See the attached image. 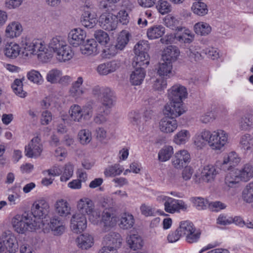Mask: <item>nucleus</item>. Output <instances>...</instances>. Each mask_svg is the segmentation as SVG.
Returning <instances> with one entry per match:
<instances>
[{
    "mask_svg": "<svg viewBox=\"0 0 253 253\" xmlns=\"http://www.w3.org/2000/svg\"><path fill=\"white\" fill-rule=\"evenodd\" d=\"M218 173V170L214 166L207 165L202 171L201 177L204 181L208 182L213 181Z\"/></svg>",
    "mask_w": 253,
    "mask_h": 253,
    "instance_id": "5701e85b",
    "label": "nucleus"
},
{
    "mask_svg": "<svg viewBox=\"0 0 253 253\" xmlns=\"http://www.w3.org/2000/svg\"><path fill=\"white\" fill-rule=\"evenodd\" d=\"M21 45L24 57H31L37 54L39 58L44 62L52 57V54L47 51L44 42L40 40H32L27 37H22Z\"/></svg>",
    "mask_w": 253,
    "mask_h": 253,
    "instance_id": "f257e3e1",
    "label": "nucleus"
},
{
    "mask_svg": "<svg viewBox=\"0 0 253 253\" xmlns=\"http://www.w3.org/2000/svg\"><path fill=\"white\" fill-rule=\"evenodd\" d=\"M101 212L97 209H93L90 213L88 214L89 221L93 224H98L101 222Z\"/></svg>",
    "mask_w": 253,
    "mask_h": 253,
    "instance_id": "774afa93",
    "label": "nucleus"
},
{
    "mask_svg": "<svg viewBox=\"0 0 253 253\" xmlns=\"http://www.w3.org/2000/svg\"><path fill=\"white\" fill-rule=\"evenodd\" d=\"M126 242L129 248L134 251L140 249L143 245L142 238H127Z\"/></svg>",
    "mask_w": 253,
    "mask_h": 253,
    "instance_id": "4d7b16f0",
    "label": "nucleus"
},
{
    "mask_svg": "<svg viewBox=\"0 0 253 253\" xmlns=\"http://www.w3.org/2000/svg\"><path fill=\"white\" fill-rule=\"evenodd\" d=\"M105 209L102 213L101 221L103 223L104 226L111 227L116 224V218L114 216L113 209L112 207L108 208L105 205H103Z\"/></svg>",
    "mask_w": 253,
    "mask_h": 253,
    "instance_id": "6ab92c4d",
    "label": "nucleus"
},
{
    "mask_svg": "<svg viewBox=\"0 0 253 253\" xmlns=\"http://www.w3.org/2000/svg\"><path fill=\"white\" fill-rule=\"evenodd\" d=\"M100 26L107 31H113L117 27L118 18L111 13H103L99 18Z\"/></svg>",
    "mask_w": 253,
    "mask_h": 253,
    "instance_id": "1a4fd4ad",
    "label": "nucleus"
},
{
    "mask_svg": "<svg viewBox=\"0 0 253 253\" xmlns=\"http://www.w3.org/2000/svg\"><path fill=\"white\" fill-rule=\"evenodd\" d=\"M241 181H248L253 177V166L247 164L241 169H236Z\"/></svg>",
    "mask_w": 253,
    "mask_h": 253,
    "instance_id": "72a5a7b5",
    "label": "nucleus"
},
{
    "mask_svg": "<svg viewBox=\"0 0 253 253\" xmlns=\"http://www.w3.org/2000/svg\"><path fill=\"white\" fill-rule=\"evenodd\" d=\"M165 33V28L161 25L150 27L147 29V36L149 40H155L162 37Z\"/></svg>",
    "mask_w": 253,
    "mask_h": 253,
    "instance_id": "c756f323",
    "label": "nucleus"
},
{
    "mask_svg": "<svg viewBox=\"0 0 253 253\" xmlns=\"http://www.w3.org/2000/svg\"><path fill=\"white\" fill-rule=\"evenodd\" d=\"M118 50L115 45H105L102 51V55L106 58H110L114 56L118 53Z\"/></svg>",
    "mask_w": 253,
    "mask_h": 253,
    "instance_id": "5fc2aeb1",
    "label": "nucleus"
},
{
    "mask_svg": "<svg viewBox=\"0 0 253 253\" xmlns=\"http://www.w3.org/2000/svg\"><path fill=\"white\" fill-rule=\"evenodd\" d=\"M71 207L68 202L64 199L57 200L55 204L56 212L62 217H66L71 214Z\"/></svg>",
    "mask_w": 253,
    "mask_h": 253,
    "instance_id": "4be33fe9",
    "label": "nucleus"
},
{
    "mask_svg": "<svg viewBox=\"0 0 253 253\" xmlns=\"http://www.w3.org/2000/svg\"><path fill=\"white\" fill-rule=\"evenodd\" d=\"M201 235L200 229L196 228L192 222L187 220L180 222L175 232V235L179 237H199Z\"/></svg>",
    "mask_w": 253,
    "mask_h": 253,
    "instance_id": "20e7f679",
    "label": "nucleus"
},
{
    "mask_svg": "<svg viewBox=\"0 0 253 253\" xmlns=\"http://www.w3.org/2000/svg\"><path fill=\"white\" fill-rule=\"evenodd\" d=\"M150 57L147 53H142L135 55L133 58L132 66L133 68H139L145 69L149 64Z\"/></svg>",
    "mask_w": 253,
    "mask_h": 253,
    "instance_id": "bb28decb",
    "label": "nucleus"
},
{
    "mask_svg": "<svg viewBox=\"0 0 253 253\" xmlns=\"http://www.w3.org/2000/svg\"><path fill=\"white\" fill-rule=\"evenodd\" d=\"M191 9L193 12L199 16H204L208 13V9L206 3L201 1L193 3Z\"/></svg>",
    "mask_w": 253,
    "mask_h": 253,
    "instance_id": "ea45409f",
    "label": "nucleus"
},
{
    "mask_svg": "<svg viewBox=\"0 0 253 253\" xmlns=\"http://www.w3.org/2000/svg\"><path fill=\"white\" fill-rule=\"evenodd\" d=\"M115 96L114 92L109 87H104L102 90V94L100 99L102 106L104 109L109 110L114 105Z\"/></svg>",
    "mask_w": 253,
    "mask_h": 253,
    "instance_id": "dca6fc26",
    "label": "nucleus"
},
{
    "mask_svg": "<svg viewBox=\"0 0 253 253\" xmlns=\"http://www.w3.org/2000/svg\"><path fill=\"white\" fill-rule=\"evenodd\" d=\"M49 211V204L43 199L34 202L31 209V212L33 216L40 219L45 218L48 214Z\"/></svg>",
    "mask_w": 253,
    "mask_h": 253,
    "instance_id": "423d86ee",
    "label": "nucleus"
},
{
    "mask_svg": "<svg viewBox=\"0 0 253 253\" xmlns=\"http://www.w3.org/2000/svg\"><path fill=\"white\" fill-rule=\"evenodd\" d=\"M86 37L85 32L81 29L72 30L69 34L68 41L74 46H78L84 42Z\"/></svg>",
    "mask_w": 253,
    "mask_h": 253,
    "instance_id": "4468645a",
    "label": "nucleus"
},
{
    "mask_svg": "<svg viewBox=\"0 0 253 253\" xmlns=\"http://www.w3.org/2000/svg\"><path fill=\"white\" fill-rule=\"evenodd\" d=\"M76 242L78 247L82 250H87L94 244L93 238H76Z\"/></svg>",
    "mask_w": 253,
    "mask_h": 253,
    "instance_id": "864d4df0",
    "label": "nucleus"
},
{
    "mask_svg": "<svg viewBox=\"0 0 253 253\" xmlns=\"http://www.w3.org/2000/svg\"><path fill=\"white\" fill-rule=\"evenodd\" d=\"M109 110L105 109L103 107H99L97 113L93 118L94 122L97 125H102L107 122V118L105 116L109 113Z\"/></svg>",
    "mask_w": 253,
    "mask_h": 253,
    "instance_id": "79ce46f5",
    "label": "nucleus"
},
{
    "mask_svg": "<svg viewBox=\"0 0 253 253\" xmlns=\"http://www.w3.org/2000/svg\"><path fill=\"white\" fill-rule=\"evenodd\" d=\"M172 154L173 148L171 146L164 147L159 152V160L162 162H166L170 159Z\"/></svg>",
    "mask_w": 253,
    "mask_h": 253,
    "instance_id": "8fccbe9b",
    "label": "nucleus"
},
{
    "mask_svg": "<svg viewBox=\"0 0 253 253\" xmlns=\"http://www.w3.org/2000/svg\"><path fill=\"white\" fill-rule=\"evenodd\" d=\"M61 75L62 72L60 70L53 69L47 73L46 79L48 82L51 84H55L58 82Z\"/></svg>",
    "mask_w": 253,
    "mask_h": 253,
    "instance_id": "3c124183",
    "label": "nucleus"
},
{
    "mask_svg": "<svg viewBox=\"0 0 253 253\" xmlns=\"http://www.w3.org/2000/svg\"><path fill=\"white\" fill-rule=\"evenodd\" d=\"M149 49L148 42L146 41H139L134 47L135 55L140 54L142 53H147Z\"/></svg>",
    "mask_w": 253,
    "mask_h": 253,
    "instance_id": "bf43d9fd",
    "label": "nucleus"
},
{
    "mask_svg": "<svg viewBox=\"0 0 253 253\" xmlns=\"http://www.w3.org/2000/svg\"><path fill=\"white\" fill-rule=\"evenodd\" d=\"M156 8L162 14L168 13L171 11V5L166 0H160L158 1Z\"/></svg>",
    "mask_w": 253,
    "mask_h": 253,
    "instance_id": "052dcab7",
    "label": "nucleus"
},
{
    "mask_svg": "<svg viewBox=\"0 0 253 253\" xmlns=\"http://www.w3.org/2000/svg\"><path fill=\"white\" fill-rule=\"evenodd\" d=\"M165 25L172 30L182 31L183 28L179 26V21L175 17L171 15L167 16L165 19Z\"/></svg>",
    "mask_w": 253,
    "mask_h": 253,
    "instance_id": "a19ab883",
    "label": "nucleus"
},
{
    "mask_svg": "<svg viewBox=\"0 0 253 253\" xmlns=\"http://www.w3.org/2000/svg\"><path fill=\"white\" fill-rule=\"evenodd\" d=\"M194 206L198 210H202L206 209L209 202L207 200H205L201 197H194L191 199Z\"/></svg>",
    "mask_w": 253,
    "mask_h": 253,
    "instance_id": "69168bd1",
    "label": "nucleus"
},
{
    "mask_svg": "<svg viewBox=\"0 0 253 253\" xmlns=\"http://www.w3.org/2000/svg\"><path fill=\"white\" fill-rule=\"evenodd\" d=\"M167 85V81L161 77L156 79L153 83L152 87L155 90L162 92L166 88Z\"/></svg>",
    "mask_w": 253,
    "mask_h": 253,
    "instance_id": "0e129e2a",
    "label": "nucleus"
},
{
    "mask_svg": "<svg viewBox=\"0 0 253 253\" xmlns=\"http://www.w3.org/2000/svg\"><path fill=\"white\" fill-rule=\"evenodd\" d=\"M23 31L22 27L18 22L9 23L6 29L5 34L7 37L13 38L18 37Z\"/></svg>",
    "mask_w": 253,
    "mask_h": 253,
    "instance_id": "393cba45",
    "label": "nucleus"
},
{
    "mask_svg": "<svg viewBox=\"0 0 253 253\" xmlns=\"http://www.w3.org/2000/svg\"><path fill=\"white\" fill-rule=\"evenodd\" d=\"M97 42L94 40H87L85 44L82 45L80 50L83 54L89 55L97 53Z\"/></svg>",
    "mask_w": 253,
    "mask_h": 253,
    "instance_id": "473e14b6",
    "label": "nucleus"
},
{
    "mask_svg": "<svg viewBox=\"0 0 253 253\" xmlns=\"http://www.w3.org/2000/svg\"><path fill=\"white\" fill-rule=\"evenodd\" d=\"M194 30L198 35L206 36L211 33V28L207 23L199 22L195 25Z\"/></svg>",
    "mask_w": 253,
    "mask_h": 253,
    "instance_id": "c03bdc74",
    "label": "nucleus"
},
{
    "mask_svg": "<svg viewBox=\"0 0 253 253\" xmlns=\"http://www.w3.org/2000/svg\"><path fill=\"white\" fill-rule=\"evenodd\" d=\"M119 67V63L115 61H112L99 64L96 68V71L101 76H106L114 72Z\"/></svg>",
    "mask_w": 253,
    "mask_h": 253,
    "instance_id": "a211bd4d",
    "label": "nucleus"
},
{
    "mask_svg": "<svg viewBox=\"0 0 253 253\" xmlns=\"http://www.w3.org/2000/svg\"><path fill=\"white\" fill-rule=\"evenodd\" d=\"M77 208L79 211V213L88 215L94 209V204L91 199L83 198L78 201Z\"/></svg>",
    "mask_w": 253,
    "mask_h": 253,
    "instance_id": "aec40b11",
    "label": "nucleus"
},
{
    "mask_svg": "<svg viewBox=\"0 0 253 253\" xmlns=\"http://www.w3.org/2000/svg\"><path fill=\"white\" fill-rule=\"evenodd\" d=\"M96 15L90 10H84L81 18V22L83 26L88 28L94 27L96 24Z\"/></svg>",
    "mask_w": 253,
    "mask_h": 253,
    "instance_id": "a878e982",
    "label": "nucleus"
},
{
    "mask_svg": "<svg viewBox=\"0 0 253 253\" xmlns=\"http://www.w3.org/2000/svg\"><path fill=\"white\" fill-rule=\"evenodd\" d=\"M71 228L76 233H81L87 226L86 218L85 214L76 213L71 219Z\"/></svg>",
    "mask_w": 253,
    "mask_h": 253,
    "instance_id": "9b49d317",
    "label": "nucleus"
},
{
    "mask_svg": "<svg viewBox=\"0 0 253 253\" xmlns=\"http://www.w3.org/2000/svg\"><path fill=\"white\" fill-rule=\"evenodd\" d=\"M77 136L79 142L83 145L89 144L92 140L91 132L88 129L80 130Z\"/></svg>",
    "mask_w": 253,
    "mask_h": 253,
    "instance_id": "4c0bfd02",
    "label": "nucleus"
},
{
    "mask_svg": "<svg viewBox=\"0 0 253 253\" xmlns=\"http://www.w3.org/2000/svg\"><path fill=\"white\" fill-rule=\"evenodd\" d=\"M180 51L178 48L174 45H169L164 49L162 55V59L164 61L172 62L176 60L179 55Z\"/></svg>",
    "mask_w": 253,
    "mask_h": 253,
    "instance_id": "412c9836",
    "label": "nucleus"
},
{
    "mask_svg": "<svg viewBox=\"0 0 253 253\" xmlns=\"http://www.w3.org/2000/svg\"><path fill=\"white\" fill-rule=\"evenodd\" d=\"M84 80L82 77L77 78L76 81L73 83L70 89L69 92L70 95L75 98H79L81 96L84 92L82 85Z\"/></svg>",
    "mask_w": 253,
    "mask_h": 253,
    "instance_id": "7c9ffc66",
    "label": "nucleus"
},
{
    "mask_svg": "<svg viewBox=\"0 0 253 253\" xmlns=\"http://www.w3.org/2000/svg\"><path fill=\"white\" fill-rule=\"evenodd\" d=\"M134 223L133 216L131 214H124L120 219L119 226L124 229H127L131 228Z\"/></svg>",
    "mask_w": 253,
    "mask_h": 253,
    "instance_id": "37998d69",
    "label": "nucleus"
},
{
    "mask_svg": "<svg viewBox=\"0 0 253 253\" xmlns=\"http://www.w3.org/2000/svg\"><path fill=\"white\" fill-rule=\"evenodd\" d=\"M123 168L118 164L108 166L104 170V174L106 177H115L120 175Z\"/></svg>",
    "mask_w": 253,
    "mask_h": 253,
    "instance_id": "e433bc0d",
    "label": "nucleus"
},
{
    "mask_svg": "<svg viewBox=\"0 0 253 253\" xmlns=\"http://www.w3.org/2000/svg\"><path fill=\"white\" fill-rule=\"evenodd\" d=\"M190 155L187 150L176 152L171 159L172 165L176 169H181L190 162Z\"/></svg>",
    "mask_w": 253,
    "mask_h": 253,
    "instance_id": "f8f14e48",
    "label": "nucleus"
},
{
    "mask_svg": "<svg viewBox=\"0 0 253 253\" xmlns=\"http://www.w3.org/2000/svg\"><path fill=\"white\" fill-rule=\"evenodd\" d=\"M15 230L18 233H24L26 231H32L40 226L39 221L33 220L31 215L25 212L22 215H16L12 220Z\"/></svg>",
    "mask_w": 253,
    "mask_h": 253,
    "instance_id": "7ed1b4c3",
    "label": "nucleus"
},
{
    "mask_svg": "<svg viewBox=\"0 0 253 253\" xmlns=\"http://www.w3.org/2000/svg\"><path fill=\"white\" fill-rule=\"evenodd\" d=\"M3 51L7 57L14 59L19 55L20 47L18 44L11 42L5 45Z\"/></svg>",
    "mask_w": 253,
    "mask_h": 253,
    "instance_id": "cd10ccee",
    "label": "nucleus"
},
{
    "mask_svg": "<svg viewBox=\"0 0 253 253\" xmlns=\"http://www.w3.org/2000/svg\"><path fill=\"white\" fill-rule=\"evenodd\" d=\"M12 88L14 93L21 97L26 96V92L23 90V84L21 80L16 79L12 85Z\"/></svg>",
    "mask_w": 253,
    "mask_h": 253,
    "instance_id": "6e6d98bb",
    "label": "nucleus"
},
{
    "mask_svg": "<svg viewBox=\"0 0 253 253\" xmlns=\"http://www.w3.org/2000/svg\"><path fill=\"white\" fill-rule=\"evenodd\" d=\"M241 181L236 169L226 174L224 178V184L227 188H234Z\"/></svg>",
    "mask_w": 253,
    "mask_h": 253,
    "instance_id": "c85d7f7f",
    "label": "nucleus"
},
{
    "mask_svg": "<svg viewBox=\"0 0 253 253\" xmlns=\"http://www.w3.org/2000/svg\"><path fill=\"white\" fill-rule=\"evenodd\" d=\"M81 107L78 104L72 105L69 109L70 117L73 121L77 122H81L83 119Z\"/></svg>",
    "mask_w": 253,
    "mask_h": 253,
    "instance_id": "58836bf2",
    "label": "nucleus"
},
{
    "mask_svg": "<svg viewBox=\"0 0 253 253\" xmlns=\"http://www.w3.org/2000/svg\"><path fill=\"white\" fill-rule=\"evenodd\" d=\"M240 162V158L238 155L235 152H231L223 158L222 166L227 165L228 169L230 168L235 167Z\"/></svg>",
    "mask_w": 253,
    "mask_h": 253,
    "instance_id": "f704fd0d",
    "label": "nucleus"
},
{
    "mask_svg": "<svg viewBox=\"0 0 253 253\" xmlns=\"http://www.w3.org/2000/svg\"><path fill=\"white\" fill-rule=\"evenodd\" d=\"M239 127L241 130H248L253 125V117L251 115L243 116L240 120Z\"/></svg>",
    "mask_w": 253,
    "mask_h": 253,
    "instance_id": "603ef678",
    "label": "nucleus"
},
{
    "mask_svg": "<svg viewBox=\"0 0 253 253\" xmlns=\"http://www.w3.org/2000/svg\"><path fill=\"white\" fill-rule=\"evenodd\" d=\"M94 37L98 42L104 45L106 44L110 40L108 35L102 30L96 31L94 33Z\"/></svg>",
    "mask_w": 253,
    "mask_h": 253,
    "instance_id": "e2e57ef3",
    "label": "nucleus"
},
{
    "mask_svg": "<svg viewBox=\"0 0 253 253\" xmlns=\"http://www.w3.org/2000/svg\"><path fill=\"white\" fill-rule=\"evenodd\" d=\"M211 131L204 129L194 136V144L198 149H202L208 144L209 145Z\"/></svg>",
    "mask_w": 253,
    "mask_h": 253,
    "instance_id": "2eb2a0df",
    "label": "nucleus"
},
{
    "mask_svg": "<svg viewBox=\"0 0 253 253\" xmlns=\"http://www.w3.org/2000/svg\"><path fill=\"white\" fill-rule=\"evenodd\" d=\"M187 95L186 88L179 84L173 85L168 90V97L169 101L182 104V99L185 98Z\"/></svg>",
    "mask_w": 253,
    "mask_h": 253,
    "instance_id": "0eeeda50",
    "label": "nucleus"
},
{
    "mask_svg": "<svg viewBox=\"0 0 253 253\" xmlns=\"http://www.w3.org/2000/svg\"><path fill=\"white\" fill-rule=\"evenodd\" d=\"M74 171V167L70 163L66 164L64 168V171L62 175L60 177L61 181H67L73 175Z\"/></svg>",
    "mask_w": 253,
    "mask_h": 253,
    "instance_id": "13d9d810",
    "label": "nucleus"
},
{
    "mask_svg": "<svg viewBox=\"0 0 253 253\" xmlns=\"http://www.w3.org/2000/svg\"><path fill=\"white\" fill-rule=\"evenodd\" d=\"M134 70L130 75V82L133 85H139L143 81L146 72L142 68H134Z\"/></svg>",
    "mask_w": 253,
    "mask_h": 253,
    "instance_id": "2f4dec72",
    "label": "nucleus"
},
{
    "mask_svg": "<svg viewBox=\"0 0 253 253\" xmlns=\"http://www.w3.org/2000/svg\"><path fill=\"white\" fill-rule=\"evenodd\" d=\"M228 135L221 129L211 132L209 146L213 150H221L227 143Z\"/></svg>",
    "mask_w": 253,
    "mask_h": 253,
    "instance_id": "39448f33",
    "label": "nucleus"
},
{
    "mask_svg": "<svg viewBox=\"0 0 253 253\" xmlns=\"http://www.w3.org/2000/svg\"><path fill=\"white\" fill-rule=\"evenodd\" d=\"M187 204L181 200H177L169 197L166 203H164L165 211L169 213L179 212L180 211H185L187 209Z\"/></svg>",
    "mask_w": 253,
    "mask_h": 253,
    "instance_id": "9d476101",
    "label": "nucleus"
},
{
    "mask_svg": "<svg viewBox=\"0 0 253 253\" xmlns=\"http://www.w3.org/2000/svg\"><path fill=\"white\" fill-rule=\"evenodd\" d=\"M178 126L177 122L174 118L169 117L163 118L159 123L161 131L166 133L174 132Z\"/></svg>",
    "mask_w": 253,
    "mask_h": 253,
    "instance_id": "f3484780",
    "label": "nucleus"
},
{
    "mask_svg": "<svg viewBox=\"0 0 253 253\" xmlns=\"http://www.w3.org/2000/svg\"><path fill=\"white\" fill-rule=\"evenodd\" d=\"M181 32V34H177L175 36L176 40L182 43H190L192 42L194 36L189 29L183 28Z\"/></svg>",
    "mask_w": 253,
    "mask_h": 253,
    "instance_id": "c9c22d12",
    "label": "nucleus"
},
{
    "mask_svg": "<svg viewBox=\"0 0 253 253\" xmlns=\"http://www.w3.org/2000/svg\"><path fill=\"white\" fill-rule=\"evenodd\" d=\"M172 64L170 62L164 61L160 62L156 67L155 70L160 77L169 78L172 74Z\"/></svg>",
    "mask_w": 253,
    "mask_h": 253,
    "instance_id": "b1692460",
    "label": "nucleus"
},
{
    "mask_svg": "<svg viewBox=\"0 0 253 253\" xmlns=\"http://www.w3.org/2000/svg\"><path fill=\"white\" fill-rule=\"evenodd\" d=\"M48 52L55 54L57 59L60 62H65L70 60L74 53L65 41L60 36L53 38L48 43Z\"/></svg>",
    "mask_w": 253,
    "mask_h": 253,
    "instance_id": "f03ea898",
    "label": "nucleus"
},
{
    "mask_svg": "<svg viewBox=\"0 0 253 253\" xmlns=\"http://www.w3.org/2000/svg\"><path fill=\"white\" fill-rule=\"evenodd\" d=\"M96 139L102 143H106L107 134L106 130L102 127H98L95 129Z\"/></svg>",
    "mask_w": 253,
    "mask_h": 253,
    "instance_id": "338daca9",
    "label": "nucleus"
},
{
    "mask_svg": "<svg viewBox=\"0 0 253 253\" xmlns=\"http://www.w3.org/2000/svg\"><path fill=\"white\" fill-rule=\"evenodd\" d=\"M190 134L188 130L183 129L179 131L174 136V141L177 144H185L189 140Z\"/></svg>",
    "mask_w": 253,
    "mask_h": 253,
    "instance_id": "49530a36",
    "label": "nucleus"
},
{
    "mask_svg": "<svg viewBox=\"0 0 253 253\" xmlns=\"http://www.w3.org/2000/svg\"><path fill=\"white\" fill-rule=\"evenodd\" d=\"M242 148L246 151H251L253 149V137L250 134L243 135L240 142Z\"/></svg>",
    "mask_w": 253,
    "mask_h": 253,
    "instance_id": "09e8293b",
    "label": "nucleus"
},
{
    "mask_svg": "<svg viewBox=\"0 0 253 253\" xmlns=\"http://www.w3.org/2000/svg\"><path fill=\"white\" fill-rule=\"evenodd\" d=\"M185 110L182 104L172 101H169L165 107L164 114L166 117L175 118L183 114Z\"/></svg>",
    "mask_w": 253,
    "mask_h": 253,
    "instance_id": "ddd939ff",
    "label": "nucleus"
},
{
    "mask_svg": "<svg viewBox=\"0 0 253 253\" xmlns=\"http://www.w3.org/2000/svg\"><path fill=\"white\" fill-rule=\"evenodd\" d=\"M5 242L6 251L4 253H15V252L18 249V245L16 238H8Z\"/></svg>",
    "mask_w": 253,
    "mask_h": 253,
    "instance_id": "680f3d73",
    "label": "nucleus"
},
{
    "mask_svg": "<svg viewBox=\"0 0 253 253\" xmlns=\"http://www.w3.org/2000/svg\"><path fill=\"white\" fill-rule=\"evenodd\" d=\"M129 34L126 32L123 31L119 35L117 43L115 44L119 50H122L127 44L129 41Z\"/></svg>",
    "mask_w": 253,
    "mask_h": 253,
    "instance_id": "a18cd8bd",
    "label": "nucleus"
},
{
    "mask_svg": "<svg viewBox=\"0 0 253 253\" xmlns=\"http://www.w3.org/2000/svg\"><path fill=\"white\" fill-rule=\"evenodd\" d=\"M242 197L247 203L253 202V182L249 183L245 187L242 192Z\"/></svg>",
    "mask_w": 253,
    "mask_h": 253,
    "instance_id": "de8ad7c7",
    "label": "nucleus"
},
{
    "mask_svg": "<svg viewBox=\"0 0 253 253\" xmlns=\"http://www.w3.org/2000/svg\"><path fill=\"white\" fill-rule=\"evenodd\" d=\"M43 150L41 138L36 136L34 137L25 147V155L29 158H37L41 156Z\"/></svg>",
    "mask_w": 253,
    "mask_h": 253,
    "instance_id": "6e6552de",
    "label": "nucleus"
}]
</instances>
